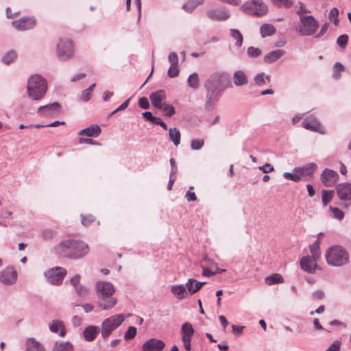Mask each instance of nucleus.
Masks as SVG:
<instances>
[{"label":"nucleus","instance_id":"nucleus-43","mask_svg":"<svg viewBox=\"0 0 351 351\" xmlns=\"http://www.w3.org/2000/svg\"><path fill=\"white\" fill-rule=\"evenodd\" d=\"M344 66L340 62H336L333 66V73L332 77L335 80L339 79L341 74L340 73L344 70Z\"/></svg>","mask_w":351,"mask_h":351},{"label":"nucleus","instance_id":"nucleus-15","mask_svg":"<svg viewBox=\"0 0 351 351\" xmlns=\"http://www.w3.org/2000/svg\"><path fill=\"white\" fill-rule=\"evenodd\" d=\"M165 346L163 341L152 338L146 341L142 348L143 351H162Z\"/></svg>","mask_w":351,"mask_h":351},{"label":"nucleus","instance_id":"nucleus-45","mask_svg":"<svg viewBox=\"0 0 351 351\" xmlns=\"http://www.w3.org/2000/svg\"><path fill=\"white\" fill-rule=\"evenodd\" d=\"M204 145V141L202 138H195L191 142V147L193 150H199Z\"/></svg>","mask_w":351,"mask_h":351},{"label":"nucleus","instance_id":"nucleus-30","mask_svg":"<svg viewBox=\"0 0 351 351\" xmlns=\"http://www.w3.org/2000/svg\"><path fill=\"white\" fill-rule=\"evenodd\" d=\"M186 285H173L171 288L172 293L179 300L186 298Z\"/></svg>","mask_w":351,"mask_h":351},{"label":"nucleus","instance_id":"nucleus-46","mask_svg":"<svg viewBox=\"0 0 351 351\" xmlns=\"http://www.w3.org/2000/svg\"><path fill=\"white\" fill-rule=\"evenodd\" d=\"M329 210L332 212L334 218L338 220H342L343 219L344 213L339 208L330 206Z\"/></svg>","mask_w":351,"mask_h":351},{"label":"nucleus","instance_id":"nucleus-20","mask_svg":"<svg viewBox=\"0 0 351 351\" xmlns=\"http://www.w3.org/2000/svg\"><path fill=\"white\" fill-rule=\"evenodd\" d=\"M205 89L206 90L205 108L207 110H210L213 104L218 100L221 92L208 88H205Z\"/></svg>","mask_w":351,"mask_h":351},{"label":"nucleus","instance_id":"nucleus-57","mask_svg":"<svg viewBox=\"0 0 351 351\" xmlns=\"http://www.w3.org/2000/svg\"><path fill=\"white\" fill-rule=\"evenodd\" d=\"M81 218H82V223L85 226L90 225L92 222H93L95 221L94 217L91 215H88L86 216H84L83 215H81Z\"/></svg>","mask_w":351,"mask_h":351},{"label":"nucleus","instance_id":"nucleus-53","mask_svg":"<svg viewBox=\"0 0 351 351\" xmlns=\"http://www.w3.org/2000/svg\"><path fill=\"white\" fill-rule=\"evenodd\" d=\"M170 66H178V56L176 52H171L168 56Z\"/></svg>","mask_w":351,"mask_h":351},{"label":"nucleus","instance_id":"nucleus-3","mask_svg":"<svg viewBox=\"0 0 351 351\" xmlns=\"http://www.w3.org/2000/svg\"><path fill=\"white\" fill-rule=\"evenodd\" d=\"M47 90L46 80L39 75H32L27 82V93L34 101L40 100L45 95Z\"/></svg>","mask_w":351,"mask_h":351},{"label":"nucleus","instance_id":"nucleus-26","mask_svg":"<svg viewBox=\"0 0 351 351\" xmlns=\"http://www.w3.org/2000/svg\"><path fill=\"white\" fill-rule=\"evenodd\" d=\"M100 329L98 326H88L83 331L84 338L86 341H92L95 339Z\"/></svg>","mask_w":351,"mask_h":351},{"label":"nucleus","instance_id":"nucleus-35","mask_svg":"<svg viewBox=\"0 0 351 351\" xmlns=\"http://www.w3.org/2000/svg\"><path fill=\"white\" fill-rule=\"evenodd\" d=\"M230 36L236 40L235 45L241 47L243 45V36L242 34L237 29H230Z\"/></svg>","mask_w":351,"mask_h":351},{"label":"nucleus","instance_id":"nucleus-8","mask_svg":"<svg viewBox=\"0 0 351 351\" xmlns=\"http://www.w3.org/2000/svg\"><path fill=\"white\" fill-rule=\"evenodd\" d=\"M58 58L61 60H68L74 54V45L70 39H60L56 46Z\"/></svg>","mask_w":351,"mask_h":351},{"label":"nucleus","instance_id":"nucleus-24","mask_svg":"<svg viewBox=\"0 0 351 351\" xmlns=\"http://www.w3.org/2000/svg\"><path fill=\"white\" fill-rule=\"evenodd\" d=\"M49 328L51 332L57 333L60 337L66 335V328L62 321L53 319L49 324Z\"/></svg>","mask_w":351,"mask_h":351},{"label":"nucleus","instance_id":"nucleus-44","mask_svg":"<svg viewBox=\"0 0 351 351\" xmlns=\"http://www.w3.org/2000/svg\"><path fill=\"white\" fill-rule=\"evenodd\" d=\"M272 2L277 7H284L285 8H290L293 4L291 0H272Z\"/></svg>","mask_w":351,"mask_h":351},{"label":"nucleus","instance_id":"nucleus-12","mask_svg":"<svg viewBox=\"0 0 351 351\" xmlns=\"http://www.w3.org/2000/svg\"><path fill=\"white\" fill-rule=\"evenodd\" d=\"M17 273L12 267H7L0 271V282L5 285H11L15 283Z\"/></svg>","mask_w":351,"mask_h":351},{"label":"nucleus","instance_id":"nucleus-61","mask_svg":"<svg viewBox=\"0 0 351 351\" xmlns=\"http://www.w3.org/2000/svg\"><path fill=\"white\" fill-rule=\"evenodd\" d=\"M169 162L171 165L170 177H173L177 173L178 167L174 158H171Z\"/></svg>","mask_w":351,"mask_h":351},{"label":"nucleus","instance_id":"nucleus-31","mask_svg":"<svg viewBox=\"0 0 351 351\" xmlns=\"http://www.w3.org/2000/svg\"><path fill=\"white\" fill-rule=\"evenodd\" d=\"M26 351H45L44 347L34 338H29L25 343Z\"/></svg>","mask_w":351,"mask_h":351},{"label":"nucleus","instance_id":"nucleus-36","mask_svg":"<svg viewBox=\"0 0 351 351\" xmlns=\"http://www.w3.org/2000/svg\"><path fill=\"white\" fill-rule=\"evenodd\" d=\"M204 2V0H189L182 5V8L188 12H191L198 5Z\"/></svg>","mask_w":351,"mask_h":351},{"label":"nucleus","instance_id":"nucleus-64","mask_svg":"<svg viewBox=\"0 0 351 351\" xmlns=\"http://www.w3.org/2000/svg\"><path fill=\"white\" fill-rule=\"evenodd\" d=\"M92 93L89 91H88L87 89L84 90L80 97L81 100L84 101H88L91 98Z\"/></svg>","mask_w":351,"mask_h":351},{"label":"nucleus","instance_id":"nucleus-47","mask_svg":"<svg viewBox=\"0 0 351 351\" xmlns=\"http://www.w3.org/2000/svg\"><path fill=\"white\" fill-rule=\"evenodd\" d=\"M247 53L249 57L254 58L258 57L262 53V51L259 48L250 47L247 50Z\"/></svg>","mask_w":351,"mask_h":351},{"label":"nucleus","instance_id":"nucleus-62","mask_svg":"<svg viewBox=\"0 0 351 351\" xmlns=\"http://www.w3.org/2000/svg\"><path fill=\"white\" fill-rule=\"evenodd\" d=\"M258 169L265 173L274 171L273 166L269 163H266L263 166H260Z\"/></svg>","mask_w":351,"mask_h":351},{"label":"nucleus","instance_id":"nucleus-17","mask_svg":"<svg viewBox=\"0 0 351 351\" xmlns=\"http://www.w3.org/2000/svg\"><path fill=\"white\" fill-rule=\"evenodd\" d=\"M302 125L303 128L306 130L323 133V131L322 130V127L319 121L311 116L305 118L302 121Z\"/></svg>","mask_w":351,"mask_h":351},{"label":"nucleus","instance_id":"nucleus-37","mask_svg":"<svg viewBox=\"0 0 351 351\" xmlns=\"http://www.w3.org/2000/svg\"><path fill=\"white\" fill-rule=\"evenodd\" d=\"M319 241L317 239L311 245H310V251L315 261H317L319 257L321 252L319 251Z\"/></svg>","mask_w":351,"mask_h":351},{"label":"nucleus","instance_id":"nucleus-10","mask_svg":"<svg viewBox=\"0 0 351 351\" xmlns=\"http://www.w3.org/2000/svg\"><path fill=\"white\" fill-rule=\"evenodd\" d=\"M66 274V270L61 267H54L44 272L47 282L53 285H61Z\"/></svg>","mask_w":351,"mask_h":351},{"label":"nucleus","instance_id":"nucleus-19","mask_svg":"<svg viewBox=\"0 0 351 351\" xmlns=\"http://www.w3.org/2000/svg\"><path fill=\"white\" fill-rule=\"evenodd\" d=\"M207 16L213 21H223L229 19L230 14L225 10L213 9L206 12Z\"/></svg>","mask_w":351,"mask_h":351},{"label":"nucleus","instance_id":"nucleus-23","mask_svg":"<svg viewBox=\"0 0 351 351\" xmlns=\"http://www.w3.org/2000/svg\"><path fill=\"white\" fill-rule=\"evenodd\" d=\"M80 276L77 274L70 279L71 284L74 287L76 293L79 296H84L88 294V289L80 284Z\"/></svg>","mask_w":351,"mask_h":351},{"label":"nucleus","instance_id":"nucleus-21","mask_svg":"<svg viewBox=\"0 0 351 351\" xmlns=\"http://www.w3.org/2000/svg\"><path fill=\"white\" fill-rule=\"evenodd\" d=\"M61 106L58 102H53L45 106H40L38 108V113L41 116L51 115L53 112H59Z\"/></svg>","mask_w":351,"mask_h":351},{"label":"nucleus","instance_id":"nucleus-52","mask_svg":"<svg viewBox=\"0 0 351 351\" xmlns=\"http://www.w3.org/2000/svg\"><path fill=\"white\" fill-rule=\"evenodd\" d=\"M317 167V165L314 163H310L306 167H304L302 169H301V171L308 176L311 175L315 168Z\"/></svg>","mask_w":351,"mask_h":351},{"label":"nucleus","instance_id":"nucleus-14","mask_svg":"<svg viewBox=\"0 0 351 351\" xmlns=\"http://www.w3.org/2000/svg\"><path fill=\"white\" fill-rule=\"evenodd\" d=\"M335 190L338 197L341 200L348 201L351 199V183L343 182L336 185Z\"/></svg>","mask_w":351,"mask_h":351},{"label":"nucleus","instance_id":"nucleus-55","mask_svg":"<svg viewBox=\"0 0 351 351\" xmlns=\"http://www.w3.org/2000/svg\"><path fill=\"white\" fill-rule=\"evenodd\" d=\"M283 177L294 182H298L301 180V176L290 172H285L283 173Z\"/></svg>","mask_w":351,"mask_h":351},{"label":"nucleus","instance_id":"nucleus-63","mask_svg":"<svg viewBox=\"0 0 351 351\" xmlns=\"http://www.w3.org/2000/svg\"><path fill=\"white\" fill-rule=\"evenodd\" d=\"M130 98L128 99L127 100H125L121 105H120L117 109H115L114 110H113L110 114H113L119 111H121V110H123L124 109H125L128 105H129V103H130Z\"/></svg>","mask_w":351,"mask_h":351},{"label":"nucleus","instance_id":"nucleus-16","mask_svg":"<svg viewBox=\"0 0 351 351\" xmlns=\"http://www.w3.org/2000/svg\"><path fill=\"white\" fill-rule=\"evenodd\" d=\"M149 99L156 108L162 109L165 104L162 101L167 99L166 92L163 90H157L150 95Z\"/></svg>","mask_w":351,"mask_h":351},{"label":"nucleus","instance_id":"nucleus-49","mask_svg":"<svg viewBox=\"0 0 351 351\" xmlns=\"http://www.w3.org/2000/svg\"><path fill=\"white\" fill-rule=\"evenodd\" d=\"M348 41V36L342 34L337 39V43L341 48H345Z\"/></svg>","mask_w":351,"mask_h":351},{"label":"nucleus","instance_id":"nucleus-54","mask_svg":"<svg viewBox=\"0 0 351 351\" xmlns=\"http://www.w3.org/2000/svg\"><path fill=\"white\" fill-rule=\"evenodd\" d=\"M180 70L178 69V66H170L168 71L167 75L169 77H176L179 75Z\"/></svg>","mask_w":351,"mask_h":351},{"label":"nucleus","instance_id":"nucleus-29","mask_svg":"<svg viewBox=\"0 0 351 351\" xmlns=\"http://www.w3.org/2000/svg\"><path fill=\"white\" fill-rule=\"evenodd\" d=\"M285 51L281 49H276L270 51L264 57V61L266 63H272L280 58L284 54Z\"/></svg>","mask_w":351,"mask_h":351},{"label":"nucleus","instance_id":"nucleus-9","mask_svg":"<svg viewBox=\"0 0 351 351\" xmlns=\"http://www.w3.org/2000/svg\"><path fill=\"white\" fill-rule=\"evenodd\" d=\"M242 8L248 14L254 16H263L267 12V7L262 0L247 1L242 5Z\"/></svg>","mask_w":351,"mask_h":351},{"label":"nucleus","instance_id":"nucleus-51","mask_svg":"<svg viewBox=\"0 0 351 351\" xmlns=\"http://www.w3.org/2000/svg\"><path fill=\"white\" fill-rule=\"evenodd\" d=\"M162 109H163L165 114L169 117L176 113L174 107L169 104H164L163 108Z\"/></svg>","mask_w":351,"mask_h":351},{"label":"nucleus","instance_id":"nucleus-22","mask_svg":"<svg viewBox=\"0 0 351 351\" xmlns=\"http://www.w3.org/2000/svg\"><path fill=\"white\" fill-rule=\"evenodd\" d=\"M101 132V128L97 124H92L89 127L78 132V135L86 136L90 138L98 137Z\"/></svg>","mask_w":351,"mask_h":351},{"label":"nucleus","instance_id":"nucleus-59","mask_svg":"<svg viewBox=\"0 0 351 351\" xmlns=\"http://www.w3.org/2000/svg\"><path fill=\"white\" fill-rule=\"evenodd\" d=\"M296 13L300 15H302V12H307L305 5L301 2H299L295 6Z\"/></svg>","mask_w":351,"mask_h":351},{"label":"nucleus","instance_id":"nucleus-33","mask_svg":"<svg viewBox=\"0 0 351 351\" xmlns=\"http://www.w3.org/2000/svg\"><path fill=\"white\" fill-rule=\"evenodd\" d=\"M53 351H73V346L69 341L56 342L53 347Z\"/></svg>","mask_w":351,"mask_h":351},{"label":"nucleus","instance_id":"nucleus-50","mask_svg":"<svg viewBox=\"0 0 351 351\" xmlns=\"http://www.w3.org/2000/svg\"><path fill=\"white\" fill-rule=\"evenodd\" d=\"M56 234L55 230L51 229H45L42 232V237L45 240H49L53 238Z\"/></svg>","mask_w":351,"mask_h":351},{"label":"nucleus","instance_id":"nucleus-4","mask_svg":"<svg viewBox=\"0 0 351 351\" xmlns=\"http://www.w3.org/2000/svg\"><path fill=\"white\" fill-rule=\"evenodd\" d=\"M326 263L332 267H341L349 262V254L342 246L335 245L330 247L325 253Z\"/></svg>","mask_w":351,"mask_h":351},{"label":"nucleus","instance_id":"nucleus-5","mask_svg":"<svg viewBox=\"0 0 351 351\" xmlns=\"http://www.w3.org/2000/svg\"><path fill=\"white\" fill-rule=\"evenodd\" d=\"M123 314H116L108 318L105 319L101 323V333L103 338L108 337L112 332L118 328L125 319L127 317Z\"/></svg>","mask_w":351,"mask_h":351},{"label":"nucleus","instance_id":"nucleus-58","mask_svg":"<svg viewBox=\"0 0 351 351\" xmlns=\"http://www.w3.org/2000/svg\"><path fill=\"white\" fill-rule=\"evenodd\" d=\"M138 106L143 109H148L149 108V102L147 97H143L138 99Z\"/></svg>","mask_w":351,"mask_h":351},{"label":"nucleus","instance_id":"nucleus-1","mask_svg":"<svg viewBox=\"0 0 351 351\" xmlns=\"http://www.w3.org/2000/svg\"><path fill=\"white\" fill-rule=\"evenodd\" d=\"M95 290L99 299L98 305L101 309L109 310L117 304V299L112 297L115 289L112 283L98 281L95 285Z\"/></svg>","mask_w":351,"mask_h":351},{"label":"nucleus","instance_id":"nucleus-56","mask_svg":"<svg viewBox=\"0 0 351 351\" xmlns=\"http://www.w3.org/2000/svg\"><path fill=\"white\" fill-rule=\"evenodd\" d=\"M80 144H89L94 145H100V143L90 138L80 137L78 141Z\"/></svg>","mask_w":351,"mask_h":351},{"label":"nucleus","instance_id":"nucleus-7","mask_svg":"<svg viewBox=\"0 0 351 351\" xmlns=\"http://www.w3.org/2000/svg\"><path fill=\"white\" fill-rule=\"evenodd\" d=\"M229 81V75L226 72L216 71L213 73L204 82V88L222 92L225 87L223 84Z\"/></svg>","mask_w":351,"mask_h":351},{"label":"nucleus","instance_id":"nucleus-48","mask_svg":"<svg viewBox=\"0 0 351 351\" xmlns=\"http://www.w3.org/2000/svg\"><path fill=\"white\" fill-rule=\"evenodd\" d=\"M136 335V328L134 326H130L124 335L125 340L134 339Z\"/></svg>","mask_w":351,"mask_h":351},{"label":"nucleus","instance_id":"nucleus-11","mask_svg":"<svg viewBox=\"0 0 351 351\" xmlns=\"http://www.w3.org/2000/svg\"><path fill=\"white\" fill-rule=\"evenodd\" d=\"M36 21L34 17H22L19 20L12 22V26L17 30L25 31L36 26Z\"/></svg>","mask_w":351,"mask_h":351},{"label":"nucleus","instance_id":"nucleus-25","mask_svg":"<svg viewBox=\"0 0 351 351\" xmlns=\"http://www.w3.org/2000/svg\"><path fill=\"white\" fill-rule=\"evenodd\" d=\"M232 81L236 86H245L248 83L247 75L242 70L236 71L233 73Z\"/></svg>","mask_w":351,"mask_h":351},{"label":"nucleus","instance_id":"nucleus-60","mask_svg":"<svg viewBox=\"0 0 351 351\" xmlns=\"http://www.w3.org/2000/svg\"><path fill=\"white\" fill-rule=\"evenodd\" d=\"M341 346V341L336 340L331 344L326 351H339Z\"/></svg>","mask_w":351,"mask_h":351},{"label":"nucleus","instance_id":"nucleus-13","mask_svg":"<svg viewBox=\"0 0 351 351\" xmlns=\"http://www.w3.org/2000/svg\"><path fill=\"white\" fill-rule=\"evenodd\" d=\"M338 178L337 172L328 168H326L320 176V179L326 186H333L337 182Z\"/></svg>","mask_w":351,"mask_h":351},{"label":"nucleus","instance_id":"nucleus-40","mask_svg":"<svg viewBox=\"0 0 351 351\" xmlns=\"http://www.w3.org/2000/svg\"><path fill=\"white\" fill-rule=\"evenodd\" d=\"M334 190H322V199L324 206H326L332 199L334 196Z\"/></svg>","mask_w":351,"mask_h":351},{"label":"nucleus","instance_id":"nucleus-2","mask_svg":"<svg viewBox=\"0 0 351 351\" xmlns=\"http://www.w3.org/2000/svg\"><path fill=\"white\" fill-rule=\"evenodd\" d=\"M60 254L70 258H80L88 253V245L82 241L73 239L64 240L59 244Z\"/></svg>","mask_w":351,"mask_h":351},{"label":"nucleus","instance_id":"nucleus-34","mask_svg":"<svg viewBox=\"0 0 351 351\" xmlns=\"http://www.w3.org/2000/svg\"><path fill=\"white\" fill-rule=\"evenodd\" d=\"M169 140L171 141L176 146L180 143L181 134L178 129L176 128H170L169 130Z\"/></svg>","mask_w":351,"mask_h":351},{"label":"nucleus","instance_id":"nucleus-42","mask_svg":"<svg viewBox=\"0 0 351 351\" xmlns=\"http://www.w3.org/2000/svg\"><path fill=\"white\" fill-rule=\"evenodd\" d=\"M16 58V53L14 51H10L2 57V62L6 64L12 62Z\"/></svg>","mask_w":351,"mask_h":351},{"label":"nucleus","instance_id":"nucleus-27","mask_svg":"<svg viewBox=\"0 0 351 351\" xmlns=\"http://www.w3.org/2000/svg\"><path fill=\"white\" fill-rule=\"evenodd\" d=\"M194 332L193 327L191 323L185 322L182 325L180 329L182 339H192Z\"/></svg>","mask_w":351,"mask_h":351},{"label":"nucleus","instance_id":"nucleus-28","mask_svg":"<svg viewBox=\"0 0 351 351\" xmlns=\"http://www.w3.org/2000/svg\"><path fill=\"white\" fill-rule=\"evenodd\" d=\"M205 283L204 282H199L193 278H189L186 283V287L189 293L193 295L197 292Z\"/></svg>","mask_w":351,"mask_h":351},{"label":"nucleus","instance_id":"nucleus-18","mask_svg":"<svg viewBox=\"0 0 351 351\" xmlns=\"http://www.w3.org/2000/svg\"><path fill=\"white\" fill-rule=\"evenodd\" d=\"M311 256H303L300 259V267L304 271L310 274L315 272V269L317 267V265Z\"/></svg>","mask_w":351,"mask_h":351},{"label":"nucleus","instance_id":"nucleus-39","mask_svg":"<svg viewBox=\"0 0 351 351\" xmlns=\"http://www.w3.org/2000/svg\"><path fill=\"white\" fill-rule=\"evenodd\" d=\"M283 281H284L283 277L280 274H272L271 276L267 277L265 278V282L268 285H275L277 283H281V282H283Z\"/></svg>","mask_w":351,"mask_h":351},{"label":"nucleus","instance_id":"nucleus-38","mask_svg":"<svg viewBox=\"0 0 351 351\" xmlns=\"http://www.w3.org/2000/svg\"><path fill=\"white\" fill-rule=\"evenodd\" d=\"M187 83L189 87L195 90L197 89L199 86L198 74L197 73L191 74L188 77Z\"/></svg>","mask_w":351,"mask_h":351},{"label":"nucleus","instance_id":"nucleus-41","mask_svg":"<svg viewBox=\"0 0 351 351\" xmlns=\"http://www.w3.org/2000/svg\"><path fill=\"white\" fill-rule=\"evenodd\" d=\"M270 75H265L264 73H261L254 76V82L258 86L265 84V80L270 81Z\"/></svg>","mask_w":351,"mask_h":351},{"label":"nucleus","instance_id":"nucleus-32","mask_svg":"<svg viewBox=\"0 0 351 351\" xmlns=\"http://www.w3.org/2000/svg\"><path fill=\"white\" fill-rule=\"evenodd\" d=\"M260 32L263 38L272 36L276 32L275 27L269 23H265L260 27Z\"/></svg>","mask_w":351,"mask_h":351},{"label":"nucleus","instance_id":"nucleus-6","mask_svg":"<svg viewBox=\"0 0 351 351\" xmlns=\"http://www.w3.org/2000/svg\"><path fill=\"white\" fill-rule=\"evenodd\" d=\"M319 23L315 19L311 16H300V23L295 27V30L302 36H311L318 29Z\"/></svg>","mask_w":351,"mask_h":351}]
</instances>
